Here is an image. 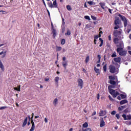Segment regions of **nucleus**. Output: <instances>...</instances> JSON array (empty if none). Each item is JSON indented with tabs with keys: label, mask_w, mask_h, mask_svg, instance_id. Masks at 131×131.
<instances>
[{
	"label": "nucleus",
	"mask_w": 131,
	"mask_h": 131,
	"mask_svg": "<svg viewBox=\"0 0 131 131\" xmlns=\"http://www.w3.org/2000/svg\"><path fill=\"white\" fill-rule=\"evenodd\" d=\"M94 45H97V39H94Z\"/></svg>",
	"instance_id": "nucleus-56"
},
{
	"label": "nucleus",
	"mask_w": 131,
	"mask_h": 131,
	"mask_svg": "<svg viewBox=\"0 0 131 131\" xmlns=\"http://www.w3.org/2000/svg\"><path fill=\"white\" fill-rule=\"evenodd\" d=\"M94 71L98 75L100 74V69H97L96 67H94Z\"/></svg>",
	"instance_id": "nucleus-22"
},
{
	"label": "nucleus",
	"mask_w": 131,
	"mask_h": 131,
	"mask_svg": "<svg viewBox=\"0 0 131 131\" xmlns=\"http://www.w3.org/2000/svg\"><path fill=\"white\" fill-rule=\"evenodd\" d=\"M127 103V100H123L120 102V105H123V104H126Z\"/></svg>",
	"instance_id": "nucleus-23"
},
{
	"label": "nucleus",
	"mask_w": 131,
	"mask_h": 131,
	"mask_svg": "<svg viewBox=\"0 0 131 131\" xmlns=\"http://www.w3.org/2000/svg\"><path fill=\"white\" fill-rule=\"evenodd\" d=\"M111 115H115L116 114V111H113L111 113Z\"/></svg>",
	"instance_id": "nucleus-47"
},
{
	"label": "nucleus",
	"mask_w": 131,
	"mask_h": 131,
	"mask_svg": "<svg viewBox=\"0 0 131 131\" xmlns=\"http://www.w3.org/2000/svg\"><path fill=\"white\" fill-rule=\"evenodd\" d=\"M99 40L101 42H104V40H103L102 39V38H99Z\"/></svg>",
	"instance_id": "nucleus-61"
},
{
	"label": "nucleus",
	"mask_w": 131,
	"mask_h": 131,
	"mask_svg": "<svg viewBox=\"0 0 131 131\" xmlns=\"http://www.w3.org/2000/svg\"><path fill=\"white\" fill-rule=\"evenodd\" d=\"M20 88H21V85H19L17 86V88H14V90L15 91H17V92H21Z\"/></svg>",
	"instance_id": "nucleus-20"
},
{
	"label": "nucleus",
	"mask_w": 131,
	"mask_h": 131,
	"mask_svg": "<svg viewBox=\"0 0 131 131\" xmlns=\"http://www.w3.org/2000/svg\"><path fill=\"white\" fill-rule=\"evenodd\" d=\"M96 114H97V112H96V111H94L92 115V116H94V115H96Z\"/></svg>",
	"instance_id": "nucleus-52"
},
{
	"label": "nucleus",
	"mask_w": 131,
	"mask_h": 131,
	"mask_svg": "<svg viewBox=\"0 0 131 131\" xmlns=\"http://www.w3.org/2000/svg\"><path fill=\"white\" fill-rule=\"evenodd\" d=\"M116 70V69L114 66H110V72L111 73H115V71Z\"/></svg>",
	"instance_id": "nucleus-9"
},
{
	"label": "nucleus",
	"mask_w": 131,
	"mask_h": 131,
	"mask_svg": "<svg viewBox=\"0 0 131 131\" xmlns=\"http://www.w3.org/2000/svg\"><path fill=\"white\" fill-rule=\"evenodd\" d=\"M62 24H63V25H65V21L64 18H62Z\"/></svg>",
	"instance_id": "nucleus-59"
},
{
	"label": "nucleus",
	"mask_w": 131,
	"mask_h": 131,
	"mask_svg": "<svg viewBox=\"0 0 131 131\" xmlns=\"http://www.w3.org/2000/svg\"><path fill=\"white\" fill-rule=\"evenodd\" d=\"M52 26V33L53 34V38H55L56 37V36L57 35V31H56V29H54V26H53V24H51Z\"/></svg>",
	"instance_id": "nucleus-8"
},
{
	"label": "nucleus",
	"mask_w": 131,
	"mask_h": 131,
	"mask_svg": "<svg viewBox=\"0 0 131 131\" xmlns=\"http://www.w3.org/2000/svg\"><path fill=\"white\" fill-rule=\"evenodd\" d=\"M3 14H6V11L0 10V15H3Z\"/></svg>",
	"instance_id": "nucleus-46"
},
{
	"label": "nucleus",
	"mask_w": 131,
	"mask_h": 131,
	"mask_svg": "<svg viewBox=\"0 0 131 131\" xmlns=\"http://www.w3.org/2000/svg\"><path fill=\"white\" fill-rule=\"evenodd\" d=\"M62 50L61 47L56 46V52H60Z\"/></svg>",
	"instance_id": "nucleus-30"
},
{
	"label": "nucleus",
	"mask_w": 131,
	"mask_h": 131,
	"mask_svg": "<svg viewBox=\"0 0 131 131\" xmlns=\"http://www.w3.org/2000/svg\"><path fill=\"white\" fill-rule=\"evenodd\" d=\"M116 47L117 48L116 49L117 52H119L121 50H123L124 48L123 42V41L119 42L118 43H117Z\"/></svg>",
	"instance_id": "nucleus-4"
},
{
	"label": "nucleus",
	"mask_w": 131,
	"mask_h": 131,
	"mask_svg": "<svg viewBox=\"0 0 131 131\" xmlns=\"http://www.w3.org/2000/svg\"><path fill=\"white\" fill-rule=\"evenodd\" d=\"M117 99H118V100H121V96H118L117 97Z\"/></svg>",
	"instance_id": "nucleus-60"
},
{
	"label": "nucleus",
	"mask_w": 131,
	"mask_h": 131,
	"mask_svg": "<svg viewBox=\"0 0 131 131\" xmlns=\"http://www.w3.org/2000/svg\"><path fill=\"white\" fill-rule=\"evenodd\" d=\"M119 41V38H118V37H116L115 38H114V43H115V45H117Z\"/></svg>",
	"instance_id": "nucleus-18"
},
{
	"label": "nucleus",
	"mask_w": 131,
	"mask_h": 131,
	"mask_svg": "<svg viewBox=\"0 0 131 131\" xmlns=\"http://www.w3.org/2000/svg\"><path fill=\"white\" fill-rule=\"evenodd\" d=\"M122 33V30L120 29V30H114L113 33V35L115 37H119Z\"/></svg>",
	"instance_id": "nucleus-5"
},
{
	"label": "nucleus",
	"mask_w": 131,
	"mask_h": 131,
	"mask_svg": "<svg viewBox=\"0 0 131 131\" xmlns=\"http://www.w3.org/2000/svg\"><path fill=\"white\" fill-rule=\"evenodd\" d=\"M71 34V31H70V30H68L67 32L65 34V35H70Z\"/></svg>",
	"instance_id": "nucleus-36"
},
{
	"label": "nucleus",
	"mask_w": 131,
	"mask_h": 131,
	"mask_svg": "<svg viewBox=\"0 0 131 131\" xmlns=\"http://www.w3.org/2000/svg\"><path fill=\"white\" fill-rule=\"evenodd\" d=\"M103 71H104V72H106V71H107V64H105L103 66Z\"/></svg>",
	"instance_id": "nucleus-33"
},
{
	"label": "nucleus",
	"mask_w": 131,
	"mask_h": 131,
	"mask_svg": "<svg viewBox=\"0 0 131 131\" xmlns=\"http://www.w3.org/2000/svg\"><path fill=\"white\" fill-rule=\"evenodd\" d=\"M47 11L48 14L49 15V16L51 17V14L50 13V11H49V9H48V8H47Z\"/></svg>",
	"instance_id": "nucleus-49"
},
{
	"label": "nucleus",
	"mask_w": 131,
	"mask_h": 131,
	"mask_svg": "<svg viewBox=\"0 0 131 131\" xmlns=\"http://www.w3.org/2000/svg\"><path fill=\"white\" fill-rule=\"evenodd\" d=\"M110 94L113 96V98H116L117 96H119V92L116 91L115 90L111 89H114V86L111 85L108 87Z\"/></svg>",
	"instance_id": "nucleus-2"
},
{
	"label": "nucleus",
	"mask_w": 131,
	"mask_h": 131,
	"mask_svg": "<svg viewBox=\"0 0 131 131\" xmlns=\"http://www.w3.org/2000/svg\"><path fill=\"white\" fill-rule=\"evenodd\" d=\"M91 18L93 20H97V17H96V16H94L93 15H91Z\"/></svg>",
	"instance_id": "nucleus-48"
},
{
	"label": "nucleus",
	"mask_w": 131,
	"mask_h": 131,
	"mask_svg": "<svg viewBox=\"0 0 131 131\" xmlns=\"http://www.w3.org/2000/svg\"><path fill=\"white\" fill-rule=\"evenodd\" d=\"M99 5L101 7V8H102V9H103V10H105V6H106V3H100Z\"/></svg>",
	"instance_id": "nucleus-16"
},
{
	"label": "nucleus",
	"mask_w": 131,
	"mask_h": 131,
	"mask_svg": "<svg viewBox=\"0 0 131 131\" xmlns=\"http://www.w3.org/2000/svg\"><path fill=\"white\" fill-rule=\"evenodd\" d=\"M108 40H111V35H110L108 36Z\"/></svg>",
	"instance_id": "nucleus-57"
},
{
	"label": "nucleus",
	"mask_w": 131,
	"mask_h": 131,
	"mask_svg": "<svg viewBox=\"0 0 131 131\" xmlns=\"http://www.w3.org/2000/svg\"><path fill=\"white\" fill-rule=\"evenodd\" d=\"M116 117L117 118V119H120V115L119 114H116Z\"/></svg>",
	"instance_id": "nucleus-44"
},
{
	"label": "nucleus",
	"mask_w": 131,
	"mask_h": 131,
	"mask_svg": "<svg viewBox=\"0 0 131 131\" xmlns=\"http://www.w3.org/2000/svg\"><path fill=\"white\" fill-rule=\"evenodd\" d=\"M117 16L120 17V18L121 19L122 21L123 22L124 24V27H127V30L126 31V32L127 33H129L131 31V25L128 24H127V19H126V17L125 16L122 15L120 13H117Z\"/></svg>",
	"instance_id": "nucleus-1"
},
{
	"label": "nucleus",
	"mask_w": 131,
	"mask_h": 131,
	"mask_svg": "<svg viewBox=\"0 0 131 131\" xmlns=\"http://www.w3.org/2000/svg\"><path fill=\"white\" fill-rule=\"evenodd\" d=\"M114 25H115V27L114 28V29H115V30H117V29L120 28L121 21L119 19V17H117L115 18V19L114 20Z\"/></svg>",
	"instance_id": "nucleus-3"
},
{
	"label": "nucleus",
	"mask_w": 131,
	"mask_h": 131,
	"mask_svg": "<svg viewBox=\"0 0 131 131\" xmlns=\"http://www.w3.org/2000/svg\"><path fill=\"white\" fill-rule=\"evenodd\" d=\"M0 68H1L2 71H5V67H4L3 62L1 61H0Z\"/></svg>",
	"instance_id": "nucleus-21"
},
{
	"label": "nucleus",
	"mask_w": 131,
	"mask_h": 131,
	"mask_svg": "<svg viewBox=\"0 0 131 131\" xmlns=\"http://www.w3.org/2000/svg\"><path fill=\"white\" fill-rule=\"evenodd\" d=\"M120 96L122 99H125V98H126V95H125L124 94H121V95H120Z\"/></svg>",
	"instance_id": "nucleus-40"
},
{
	"label": "nucleus",
	"mask_w": 131,
	"mask_h": 131,
	"mask_svg": "<svg viewBox=\"0 0 131 131\" xmlns=\"http://www.w3.org/2000/svg\"><path fill=\"white\" fill-rule=\"evenodd\" d=\"M108 78L111 80H114V79H115V77L113 76H109Z\"/></svg>",
	"instance_id": "nucleus-35"
},
{
	"label": "nucleus",
	"mask_w": 131,
	"mask_h": 131,
	"mask_svg": "<svg viewBox=\"0 0 131 131\" xmlns=\"http://www.w3.org/2000/svg\"><path fill=\"white\" fill-rule=\"evenodd\" d=\"M66 42V41H65V39H62L61 40V45H65V43Z\"/></svg>",
	"instance_id": "nucleus-39"
},
{
	"label": "nucleus",
	"mask_w": 131,
	"mask_h": 131,
	"mask_svg": "<svg viewBox=\"0 0 131 131\" xmlns=\"http://www.w3.org/2000/svg\"><path fill=\"white\" fill-rule=\"evenodd\" d=\"M125 108H126V105L121 106L118 107V110L119 111H122V110H123V109H125Z\"/></svg>",
	"instance_id": "nucleus-19"
},
{
	"label": "nucleus",
	"mask_w": 131,
	"mask_h": 131,
	"mask_svg": "<svg viewBox=\"0 0 131 131\" xmlns=\"http://www.w3.org/2000/svg\"><path fill=\"white\" fill-rule=\"evenodd\" d=\"M52 5L53 8H58V3H57V0H54Z\"/></svg>",
	"instance_id": "nucleus-17"
},
{
	"label": "nucleus",
	"mask_w": 131,
	"mask_h": 131,
	"mask_svg": "<svg viewBox=\"0 0 131 131\" xmlns=\"http://www.w3.org/2000/svg\"><path fill=\"white\" fill-rule=\"evenodd\" d=\"M105 121H104V119L103 118H100V127H104L105 126Z\"/></svg>",
	"instance_id": "nucleus-12"
},
{
	"label": "nucleus",
	"mask_w": 131,
	"mask_h": 131,
	"mask_svg": "<svg viewBox=\"0 0 131 131\" xmlns=\"http://www.w3.org/2000/svg\"><path fill=\"white\" fill-rule=\"evenodd\" d=\"M84 8H88V6H86V3H85L84 4Z\"/></svg>",
	"instance_id": "nucleus-63"
},
{
	"label": "nucleus",
	"mask_w": 131,
	"mask_h": 131,
	"mask_svg": "<svg viewBox=\"0 0 131 131\" xmlns=\"http://www.w3.org/2000/svg\"><path fill=\"white\" fill-rule=\"evenodd\" d=\"M97 100H99L100 99V94H98L97 96Z\"/></svg>",
	"instance_id": "nucleus-55"
},
{
	"label": "nucleus",
	"mask_w": 131,
	"mask_h": 131,
	"mask_svg": "<svg viewBox=\"0 0 131 131\" xmlns=\"http://www.w3.org/2000/svg\"><path fill=\"white\" fill-rule=\"evenodd\" d=\"M84 19H86V20H91V17L88 15L84 16Z\"/></svg>",
	"instance_id": "nucleus-41"
},
{
	"label": "nucleus",
	"mask_w": 131,
	"mask_h": 131,
	"mask_svg": "<svg viewBox=\"0 0 131 131\" xmlns=\"http://www.w3.org/2000/svg\"><path fill=\"white\" fill-rule=\"evenodd\" d=\"M68 61L66 60V57H62V65L64 69H66L67 66L68 65Z\"/></svg>",
	"instance_id": "nucleus-6"
},
{
	"label": "nucleus",
	"mask_w": 131,
	"mask_h": 131,
	"mask_svg": "<svg viewBox=\"0 0 131 131\" xmlns=\"http://www.w3.org/2000/svg\"><path fill=\"white\" fill-rule=\"evenodd\" d=\"M97 58H98V60H101V55H98Z\"/></svg>",
	"instance_id": "nucleus-54"
},
{
	"label": "nucleus",
	"mask_w": 131,
	"mask_h": 131,
	"mask_svg": "<svg viewBox=\"0 0 131 131\" xmlns=\"http://www.w3.org/2000/svg\"><path fill=\"white\" fill-rule=\"evenodd\" d=\"M112 58H114L115 57H117V55H116V52H114V53L111 55Z\"/></svg>",
	"instance_id": "nucleus-37"
},
{
	"label": "nucleus",
	"mask_w": 131,
	"mask_h": 131,
	"mask_svg": "<svg viewBox=\"0 0 131 131\" xmlns=\"http://www.w3.org/2000/svg\"><path fill=\"white\" fill-rule=\"evenodd\" d=\"M119 53V55L120 56H122V57H124V56H126V54H127V52L126 51L123 50H121L119 51V52H117Z\"/></svg>",
	"instance_id": "nucleus-7"
},
{
	"label": "nucleus",
	"mask_w": 131,
	"mask_h": 131,
	"mask_svg": "<svg viewBox=\"0 0 131 131\" xmlns=\"http://www.w3.org/2000/svg\"><path fill=\"white\" fill-rule=\"evenodd\" d=\"M31 123L32 124V126L30 129V131H33L35 128V124H34V122L33 121V119H31Z\"/></svg>",
	"instance_id": "nucleus-10"
},
{
	"label": "nucleus",
	"mask_w": 131,
	"mask_h": 131,
	"mask_svg": "<svg viewBox=\"0 0 131 131\" xmlns=\"http://www.w3.org/2000/svg\"><path fill=\"white\" fill-rule=\"evenodd\" d=\"M6 53H7V51L4 52V54L3 55L2 58H5V57H6Z\"/></svg>",
	"instance_id": "nucleus-51"
},
{
	"label": "nucleus",
	"mask_w": 131,
	"mask_h": 131,
	"mask_svg": "<svg viewBox=\"0 0 131 131\" xmlns=\"http://www.w3.org/2000/svg\"><path fill=\"white\" fill-rule=\"evenodd\" d=\"M88 4L90 6H93V5H94V2L93 1H89L88 2Z\"/></svg>",
	"instance_id": "nucleus-42"
},
{
	"label": "nucleus",
	"mask_w": 131,
	"mask_h": 131,
	"mask_svg": "<svg viewBox=\"0 0 131 131\" xmlns=\"http://www.w3.org/2000/svg\"><path fill=\"white\" fill-rule=\"evenodd\" d=\"M104 42H101L100 45H99V47H102V46H103V43Z\"/></svg>",
	"instance_id": "nucleus-62"
},
{
	"label": "nucleus",
	"mask_w": 131,
	"mask_h": 131,
	"mask_svg": "<svg viewBox=\"0 0 131 131\" xmlns=\"http://www.w3.org/2000/svg\"><path fill=\"white\" fill-rule=\"evenodd\" d=\"M59 77H56L54 79L55 82H56V83H58V82H59Z\"/></svg>",
	"instance_id": "nucleus-31"
},
{
	"label": "nucleus",
	"mask_w": 131,
	"mask_h": 131,
	"mask_svg": "<svg viewBox=\"0 0 131 131\" xmlns=\"http://www.w3.org/2000/svg\"><path fill=\"white\" fill-rule=\"evenodd\" d=\"M110 83L113 85H115V84H116V82L114 80H110Z\"/></svg>",
	"instance_id": "nucleus-25"
},
{
	"label": "nucleus",
	"mask_w": 131,
	"mask_h": 131,
	"mask_svg": "<svg viewBox=\"0 0 131 131\" xmlns=\"http://www.w3.org/2000/svg\"><path fill=\"white\" fill-rule=\"evenodd\" d=\"M105 9H108V12L110 13V14H112V11H113V10H111V9H110L109 8H108L107 6L105 7Z\"/></svg>",
	"instance_id": "nucleus-38"
},
{
	"label": "nucleus",
	"mask_w": 131,
	"mask_h": 131,
	"mask_svg": "<svg viewBox=\"0 0 131 131\" xmlns=\"http://www.w3.org/2000/svg\"><path fill=\"white\" fill-rule=\"evenodd\" d=\"M88 126H89V124H88V122H86L82 124V128H86Z\"/></svg>",
	"instance_id": "nucleus-24"
},
{
	"label": "nucleus",
	"mask_w": 131,
	"mask_h": 131,
	"mask_svg": "<svg viewBox=\"0 0 131 131\" xmlns=\"http://www.w3.org/2000/svg\"><path fill=\"white\" fill-rule=\"evenodd\" d=\"M67 9L68 11H71V10H72V8H71V6L70 5H67Z\"/></svg>",
	"instance_id": "nucleus-34"
},
{
	"label": "nucleus",
	"mask_w": 131,
	"mask_h": 131,
	"mask_svg": "<svg viewBox=\"0 0 131 131\" xmlns=\"http://www.w3.org/2000/svg\"><path fill=\"white\" fill-rule=\"evenodd\" d=\"M131 119V115H127V120H130Z\"/></svg>",
	"instance_id": "nucleus-43"
},
{
	"label": "nucleus",
	"mask_w": 131,
	"mask_h": 131,
	"mask_svg": "<svg viewBox=\"0 0 131 131\" xmlns=\"http://www.w3.org/2000/svg\"><path fill=\"white\" fill-rule=\"evenodd\" d=\"M114 61L116 62V63H120V61H121V58L120 57H115L114 58Z\"/></svg>",
	"instance_id": "nucleus-14"
},
{
	"label": "nucleus",
	"mask_w": 131,
	"mask_h": 131,
	"mask_svg": "<svg viewBox=\"0 0 131 131\" xmlns=\"http://www.w3.org/2000/svg\"><path fill=\"white\" fill-rule=\"evenodd\" d=\"M6 108H8V106H2L0 107V110H4L6 109Z\"/></svg>",
	"instance_id": "nucleus-45"
},
{
	"label": "nucleus",
	"mask_w": 131,
	"mask_h": 131,
	"mask_svg": "<svg viewBox=\"0 0 131 131\" xmlns=\"http://www.w3.org/2000/svg\"><path fill=\"white\" fill-rule=\"evenodd\" d=\"M82 131H92V129L91 128H82Z\"/></svg>",
	"instance_id": "nucleus-29"
},
{
	"label": "nucleus",
	"mask_w": 131,
	"mask_h": 131,
	"mask_svg": "<svg viewBox=\"0 0 131 131\" xmlns=\"http://www.w3.org/2000/svg\"><path fill=\"white\" fill-rule=\"evenodd\" d=\"M89 61H90V56L89 55H87L85 60L86 64L89 63Z\"/></svg>",
	"instance_id": "nucleus-26"
},
{
	"label": "nucleus",
	"mask_w": 131,
	"mask_h": 131,
	"mask_svg": "<svg viewBox=\"0 0 131 131\" xmlns=\"http://www.w3.org/2000/svg\"><path fill=\"white\" fill-rule=\"evenodd\" d=\"M107 114V113H106V111H103L102 110H100V112L99 113V116H104V115H106Z\"/></svg>",
	"instance_id": "nucleus-13"
},
{
	"label": "nucleus",
	"mask_w": 131,
	"mask_h": 131,
	"mask_svg": "<svg viewBox=\"0 0 131 131\" xmlns=\"http://www.w3.org/2000/svg\"><path fill=\"white\" fill-rule=\"evenodd\" d=\"M58 104V98H55L53 101V104L56 106Z\"/></svg>",
	"instance_id": "nucleus-27"
},
{
	"label": "nucleus",
	"mask_w": 131,
	"mask_h": 131,
	"mask_svg": "<svg viewBox=\"0 0 131 131\" xmlns=\"http://www.w3.org/2000/svg\"><path fill=\"white\" fill-rule=\"evenodd\" d=\"M44 120L46 123H48V119L47 118H45Z\"/></svg>",
	"instance_id": "nucleus-58"
},
{
	"label": "nucleus",
	"mask_w": 131,
	"mask_h": 131,
	"mask_svg": "<svg viewBox=\"0 0 131 131\" xmlns=\"http://www.w3.org/2000/svg\"><path fill=\"white\" fill-rule=\"evenodd\" d=\"M28 121V118L26 117L24 121V122L23 123V125H22L23 127H24L25 126H26V124H27Z\"/></svg>",
	"instance_id": "nucleus-15"
},
{
	"label": "nucleus",
	"mask_w": 131,
	"mask_h": 131,
	"mask_svg": "<svg viewBox=\"0 0 131 131\" xmlns=\"http://www.w3.org/2000/svg\"><path fill=\"white\" fill-rule=\"evenodd\" d=\"M129 38L131 40V33L129 35Z\"/></svg>",
	"instance_id": "nucleus-64"
},
{
	"label": "nucleus",
	"mask_w": 131,
	"mask_h": 131,
	"mask_svg": "<svg viewBox=\"0 0 131 131\" xmlns=\"http://www.w3.org/2000/svg\"><path fill=\"white\" fill-rule=\"evenodd\" d=\"M42 3H43L45 8H47V5L46 4V2H45V0L42 1Z\"/></svg>",
	"instance_id": "nucleus-53"
},
{
	"label": "nucleus",
	"mask_w": 131,
	"mask_h": 131,
	"mask_svg": "<svg viewBox=\"0 0 131 131\" xmlns=\"http://www.w3.org/2000/svg\"><path fill=\"white\" fill-rule=\"evenodd\" d=\"M122 117L124 119V120H127V116H126V115L125 114H123L122 115Z\"/></svg>",
	"instance_id": "nucleus-32"
},
{
	"label": "nucleus",
	"mask_w": 131,
	"mask_h": 131,
	"mask_svg": "<svg viewBox=\"0 0 131 131\" xmlns=\"http://www.w3.org/2000/svg\"><path fill=\"white\" fill-rule=\"evenodd\" d=\"M99 37V35H95L94 36V39H98Z\"/></svg>",
	"instance_id": "nucleus-50"
},
{
	"label": "nucleus",
	"mask_w": 131,
	"mask_h": 131,
	"mask_svg": "<svg viewBox=\"0 0 131 131\" xmlns=\"http://www.w3.org/2000/svg\"><path fill=\"white\" fill-rule=\"evenodd\" d=\"M48 5L49 8H54V6H53V3H52V2H50V3L48 2Z\"/></svg>",
	"instance_id": "nucleus-28"
},
{
	"label": "nucleus",
	"mask_w": 131,
	"mask_h": 131,
	"mask_svg": "<svg viewBox=\"0 0 131 131\" xmlns=\"http://www.w3.org/2000/svg\"><path fill=\"white\" fill-rule=\"evenodd\" d=\"M78 86H80L81 89H82L83 86V81H82V79H79L78 80Z\"/></svg>",
	"instance_id": "nucleus-11"
}]
</instances>
